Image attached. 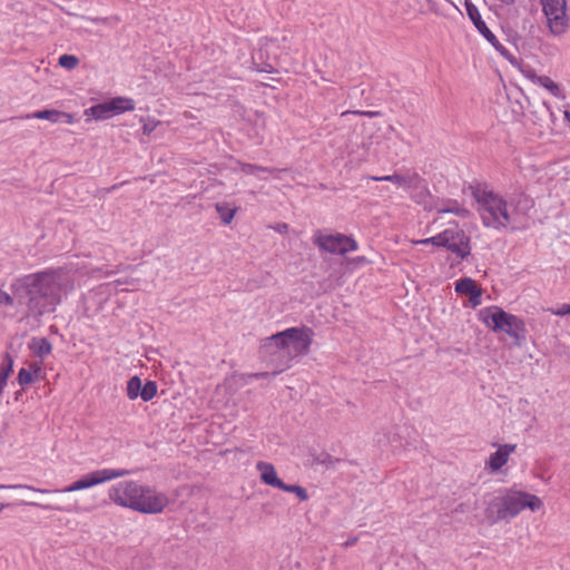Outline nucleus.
Returning a JSON list of instances; mask_svg holds the SVG:
<instances>
[{
	"mask_svg": "<svg viewBox=\"0 0 570 570\" xmlns=\"http://www.w3.org/2000/svg\"><path fill=\"white\" fill-rule=\"evenodd\" d=\"M543 13L547 18L549 30L556 35H563L568 29L567 1L540 0Z\"/></svg>",
	"mask_w": 570,
	"mask_h": 570,
	"instance_id": "423d86ee",
	"label": "nucleus"
},
{
	"mask_svg": "<svg viewBox=\"0 0 570 570\" xmlns=\"http://www.w3.org/2000/svg\"><path fill=\"white\" fill-rule=\"evenodd\" d=\"M390 131H394V127L392 125L389 126L387 128Z\"/></svg>",
	"mask_w": 570,
	"mask_h": 570,
	"instance_id": "3c124183",
	"label": "nucleus"
},
{
	"mask_svg": "<svg viewBox=\"0 0 570 570\" xmlns=\"http://www.w3.org/2000/svg\"><path fill=\"white\" fill-rule=\"evenodd\" d=\"M141 121H144L142 132H144V135H147V136H149L160 124V121L154 120V119L145 120L144 118H141Z\"/></svg>",
	"mask_w": 570,
	"mask_h": 570,
	"instance_id": "4c0bfd02",
	"label": "nucleus"
},
{
	"mask_svg": "<svg viewBox=\"0 0 570 570\" xmlns=\"http://www.w3.org/2000/svg\"><path fill=\"white\" fill-rule=\"evenodd\" d=\"M33 505H37L43 510H56V511H60V512H76L78 511V505L77 503L75 502H70L68 500H60L59 501V504L55 505V504H39V503H33Z\"/></svg>",
	"mask_w": 570,
	"mask_h": 570,
	"instance_id": "b1692460",
	"label": "nucleus"
},
{
	"mask_svg": "<svg viewBox=\"0 0 570 570\" xmlns=\"http://www.w3.org/2000/svg\"><path fill=\"white\" fill-rule=\"evenodd\" d=\"M484 226L500 229L510 223L507 202L492 191H484L479 198Z\"/></svg>",
	"mask_w": 570,
	"mask_h": 570,
	"instance_id": "39448f33",
	"label": "nucleus"
},
{
	"mask_svg": "<svg viewBox=\"0 0 570 570\" xmlns=\"http://www.w3.org/2000/svg\"><path fill=\"white\" fill-rule=\"evenodd\" d=\"M277 49H279V45L276 40L266 39L252 57L255 69L261 72H274V62L277 60Z\"/></svg>",
	"mask_w": 570,
	"mask_h": 570,
	"instance_id": "9b49d317",
	"label": "nucleus"
},
{
	"mask_svg": "<svg viewBox=\"0 0 570 570\" xmlns=\"http://www.w3.org/2000/svg\"><path fill=\"white\" fill-rule=\"evenodd\" d=\"M482 289L479 287L476 291L469 295V301L473 307L481 304Z\"/></svg>",
	"mask_w": 570,
	"mask_h": 570,
	"instance_id": "a19ab883",
	"label": "nucleus"
},
{
	"mask_svg": "<svg viewBox=\"0 0 570 570\" xmlns=\"http://www.w3.org/2000/svg\"><path fill=\"white\" fill-rule=\"evenodd\" d=\"M29 348L38 357H45L51 353L52 346L46 337H33L29 343Z\"/></svg>",
	"mask_w": 570,
	"mask_h": 570,
	"instance_id": "6ab92c4d",
	"label": "nucleus"
},
{
	"mask_svg": "<svg viewBox=\"0 0 570 570\" xmlns=\"http://www.w3.org/2000/svg\"><path fill=\"white\" fill-rule=\"evenodd\" d=\"M61 116L62 115H61L60 110L45 109V110L36 111L33 114H27L24 116L19 117V119H31V118H35V119L48 120V121H51V122H59V121H61Z\"/></svg>",
	"mask_w": 570,
	"mask_h": 570,
	"instance_id": "aec40b11",
	"label": "nucleus"
},
{
	"mask_svg": "<svg viewBox=\"0 0 570 570\" xmlns=\"http://www.w3.org/2000/svg\"><path fill=\"white\" fill-rule=\"evenodd\" d=\"M469 510V505L466 503H460L458 504L452 513H465Z\"/></svg>",
	"mask_w": 570,
	"mask_h": 570,
	"instance_id": "a18cd8bd",
	"label": "nucleus"
},
{
	"mask_svg": "<svg viewBox=\"0 0 570 570\" xmlns=\"http://www.w3.org/2000/svg\"><path fill=\"white\" fill-rule=\"evenodd\" d=\"M69 282L59 271H43L18 278L11 286L13 295L24 304L33 317L52 313L70 289Z\"/></svg>",
	"mask_w": 570,
	"mask_h": 570,
	"instance_id": "f257e3e1",
	"label": "nucleus"
},
{
	"mask_svg": "<svg viewBox=\"0 0 570 570\" xmlns=\"http://www.w3.org/2000/svg\"><path fill=\"white\" fill-rule=\"evenodd\" d=\"M157 394V384L154 381H147L145 385H141L139 396L142 401L148 402L153 400Z\"/></svg>",
	"mask_w": 570,
	"mask_h": 570,
	"instance_id": "7c9ffc66",
	"label": "nucleus"
},
{
	"mask_svg": "<svg viewBox=\"0 0 570 570\" xmlns=\"http://www.w3.org/2000/svg\"><path fill=\"white\" fill-rule=\"evenodd\" d=\"M371 180L374 181H391L403 188H415L420 181V177L416 174L412 175H387V176H371Z\"/></svg>",
	"mask_w": 570,
	"mask_h": 570,
	"instance_id": "2eb2a0df",
	"label": "nucleus"
},
{
	"mask_svg": "<svg viewBox=\"0 0 570 570\" xmlns=\"http://www.w3.org/2000/svg\"><path fill=\"white\" fill-rule=\"evenodd\" d=\"M348 114L358 115V116H365V117H377L381 115V111H372V110H346L342 112V116H346Z\"/></svg>",
	"mask_w": 570,
	"mask_h": 570,
	"instance_id": "ea45409f",
	"label": "nucleus"
},
{
	"mask_svg": "<svg viewBox=\"0 0 570 570\" xmlns=\"http://www.w3.org/2000/svg\"><path fill=\"white\" fill-rule=\"evenodd\" d=\"M279 490H283L285 492L295 493L297 495V498L302 501L308 500V494H307L306 489H304L301 485L283 483Z\"/></svg>",
	"mask_w": 570,
	"mask_h": 570,
	"instance_id": "2f4dec72",
	"label": "nucleus"
},
{
	"mask_svg": "<svg viewBox=\"0 0 570 570\" xmlns=\"http://www.w3.org/2000/svg\"><path fill=\"white\" fill-rule=\"evenodd\" d=\"M32 381H33V377H32L31 372L23 367L20 368V371L18 373V383L21 386H24V385L30 384Z\"/></svg>",
	"mask_w": 570,
	"mask_h": 570,
	"instance_id": "e433bc0d",
	"label": "nucleus"
},
{
	"mask_svg": "<svg viewBox=\"0 0 570 570\" xmlns=\"http://www.w3.org/2000/svg\"><path fill=\"white\" fill-rule=\"evenodd\" d=\"M256 469L261 471V479L265 484L281 489L284 482L277 476L273 464L259 461L256 464Z\"/></svg>",
	"mask_w": 570,
	"mask_h": 570,
	"instance_id": "dca6fc26",
	"label": "nucleus"
},
{
	"mask_svg": "<svg viewBox=\"0 0 570 570\" xmlns=\"http://www.w3.org/2000/svg\"><path fill=\"white\" fill-rule=\"evenodd\" d=\"M478 288L479 286L476 285V283L469 277L462 278L455 283V291L459 294L470 295Z\"/></svg>",
	"mask_w": 570,
	"mask_h": 570,
	"instance_id": "cd10ccee",
	"label": "nucleus"
},
{
	"mask_svg": "<svg viewBox=\"0 0 570 570\" xmlns=\"http://www.w3.org/2000/svg\"><path fill=\"white\" fill-rule=\"evenodd\" d=\"M136 500L138 505H136L135 511L148 514L163 512L169 503L166 494L142 485L141 493L138 494Z\"/></svg>",
	"mask_w": 570,
	"mask_h": 570,
	"instance_id": "9d476101",
	"label": "nucleus"
},
{
	"mask_svg": "<svg viewBox=\"0 0 570 570\" xmlns=\"http://www.w3.org/2000/svg\"><path fill=\"white\" fill-rule=\"evenodd\" d=\"M564 118L568 122H570V111H564Z\"/></svg>",
	"mask_w": 570,
	"mask_h": 570,
	"instance_id": "8fccbe9b",
	"label": "nucleus"
},
{
	"mask_svg": "<svg viewBox=\"0 0 570 570\" xmlns=\"http://www.w3.org/2000/svg\"><path fill=\"white\" fill-rule=\"evenodd\" d=\"M356 541H357V538L348 539V540L344 543V546H345V547L354 546V544L356 543Z\"/></svg>",
	"mask_w": 570,
	"mask_h": 570,
	"instance_id": "49530a36",
	"label": "nucleus"
},
{
	"mask_svg": "<svg viewBox=\"0 0 570 570\" xmlns=\"http://www.w3.org/2000/svg\"><path fill=\"white\" fill-rule=\"evenodd\" d=\"M484 514L490 524H495L499 521L508 520L507 512L504 511L503 495L491 499L487 504Z\"/></svg>",
	"mask_w": 570,
	"mask_h": 570,
	"instance_id": "4468645a",
	"label": "nucleus"
},
{
	"mask_svg": "<svg viewBox=\"0 0 570 570\" xmlns=\"http://www.w3.org/2000/svg\"><path fill=\"white\" fill-rule=\"evenodd\" d=\"M108 102L111 116L119 115L125 111H131L135 109V101L131 98L116 97L108 100Z\"/></svg>",
	"mask_w": 570,
	"mask_h": 570,
	"instance_id": "a211bd4d",
	"label": "nucleus"
},
{
	"mask_svg": "<svg viewBox=\"0 0 570 570\" xmlns=\"http://www.w3.org/2000/svg\"><path fill=\"white\" fill-rule=\"evenodd\" d=\"M286 368H284V366L282 365V367H279L278 370L273 371V372L250 373V374H248V377H252V379H271V377H275L276 375H278L279 373L284 372Z\"/></svg>",
	"mask_w": 570,
	"mask_h": 570,
	"instance_id": "c9c22d12",
	"label": "nucleus"
},
{
	"mask_svg": "<svg viewBox=\"0 0 570 570\" xmlns=\"http://www.w3.org/2000/svg\"><path fill=\"white\" fill-rule=\"evenodd\" d=\"M548 311L558 316L570 315V304H563L560 308H549Z\"/></svg>",
	"mask_w": 570,
	"mask_h": 570,
	"instance_id": "79ce46f5",
	"label": "nucleus"
},
{
	"mask_svg": "<svg viewBox=\"0 0 570 570\" xmlns=\"http://www.w3.org/2000/svg\"><path fill=\"white\" fill-rule=\"evenodd\" d=\"M13 304V297L6 293L4 291L0 289V306L1 305H12Z\"/></svg>",
	"mask_w": 570,
	"mask_h": 570,
	"instance_id": "37998d69",
	"label": "nucleus"
},
{
	"mask_svg": "<svg viewBox=\"0 0 570 570\" xmlns=\"http://www.w3.org/2000/svg\"><path fill=\"white\" fill-rule=\"evenodd\" d=\"M288 226L286 224L278 225L276 230L278 232H285L287 230Z\"/></svg>",
	"mask_w": 570,
	"mask_h": 570,
	"instance_id": "de8ad7c7",
	"label": "nucleus"
},
{
	"mask_svg": "<svg viewBox=\"0 0 570 570\" xmlns=\"http://www.w3.org/2000/svg\"><path fill=\"white\" fill-rule=\"evenodd\" d=\"M141 385L142 384L139 376L135 375L129 379L126 387L127 396L129 400H136L139 396Z\"/></svg>",
	"mask_w": 570,
	"mask_h": 570,
	"instance_id": "c85d7f7f",
	"label": "nucleus"
},
{
	"mask_svg": "<svg viewBox=\"0 0 570 570\" xmlns=\"http://www.w3.org/2000/svg\"><path fill=\"white\" fill-rule=\"evenodd\" d=\"M355 261H356L357 263H365V262H366V258H365L364 256H358V257H356V258H355Z\"/></svg>",
	"mask_w": 570,
	"mask_h": 570,
	"instance_id": "09e8293b",
	"label": "nucleus"
},
{
	"mask_svg": "<svg viewBox=\"0 0 570 570\" xmlns=\"http://www.w3.org/2000/svg\"><path fill=\"white\" fill-rule=\"evenodd\" d=\"M442 247L456 257L464 259L471 254L470 236L458 225L449 227L441 233Z\"/></svg>",
	"mask_w": 570,
	"mask_h": 570,
	"instance_id": "6e6552de",
	"label": "nucleus"
},
{
	"mask_svg": "<svg viewBox=\"0 0 570 570\" xmlns=\"http://www.w3.org/2000/svg\"><path fill=\"white\" fill-rule=\"evenodd\" d=\"M313 243L324 252L344 255V249H342L340 244V233L327 235L316 230L313 236Z\"/></svg>",
	"mask_w": 570,
	"mask_h": 570,
	"instance_id": "ddd939ff",
	"label": "nucleus"
},
{
	"mask_svg": "<svg viewBox=\"0 0 570 570\" xmlns=\"http://www.w3.org/2000/svg\"><path fill=\"white\" fill-rule=\"evenodd\" d=\"M503 500L508 520L518 515L525 508L537 511L542 505L541 500L537 495L522 491H507L503 494Z\"/></svg>",
	"mask_w": 570,
	"mask_h": 570,
	"instance_id": "0eeeda50",
	"label": "nucleus"
},
{
	"mask_svg": "<svg viewBox=\"0 0 570 570\" xmlns=\"http://www.w3.org/2000/svg\"><path fill=\"white\" fill-rule=\"evenodd\" d=\"M109 102L105 101L102 104L95 105L86 110V115L91 116L97 120L108 119L111 117V112L109 110Z\"/></svg>",
	"mask_w": 570,
	"mask_h": 570,
	"instance_id": "5701e85b",
	"label": "nucleus"
},
{
	"mask_svg": "<svg viewBox=\"0 0 570 570\" xmlns=\"http://www.w3.org/2000/svg\"><path fill=\"white\" fill-rule=\"evenodd\" d=\"M515 450L514 444H504L500 446L489 458L488 464L493 471L500 470L509 459V455Z\"/></svg>",
	"mask_w": 570,
	"mask_h": 570,
	"instance_id": "f3484780",
	"label": "nucleus"
},
{
	"mask_svg": "<svg viewBox=\"0 0 570 570\" xmlns=\"http://www.w3.org/2000/svg\"><path fill=\"white\" fill-rule=\"evenodd\" d=\"M313 335L309 327H291L265 338L262 351L268 355H277L284 368L287 370L295 357L308 353Z\"/></svg>",
	"mask_w": 570,
	"mask_h": 570,
	"instance_id": "f03ea898",
	"label": "nucleus"
},
{
	"mask_svg": "<svg viewBox=\"0 0 570 570\" xmlns=\"http://www.w3.org/2000/svg\"><path fill=\"white\" fill-rule=\"evenodd\" d=\"M532 114L535 118L534 122L539 125L551 119L553 116L550 107L546 102L540 104Z\"/></svg>",
	"mask_w": 570,
	"mask_h": 570,
	"instance_id": "c756f323",
	"label": "nucleus"
},
{
	"mask_svg": "<svg viewBox=\"0 0 570 570\" xmlns=\"http://www.w3.org/2000/svg\"><path fill=\"white\" fill-rule=\"evenodd\" d=\"M483 323L494 332H504L514 341V345L522 346L527 340L524 322L513 314L504 312L498 306L480 312Z\"/></svg>",
	"mask_w": 570,
	"mask_h": 570,
	"instance_id": "7ed1b4c3",
	"label": "nucleus"
},
{
	"mask_svg": "<svg viewBox=\"0 0 570 570\" xmlns=\"http://www.w3.org/2000/svg\"><path fill=\"white\" fill-rule=\"evenodd\" d=\"M141 493V485L135 481H122L109 489V499L117 505L135 510L138 494Z\"/></svg>",
	"mask_w": 570,
	"mask_h": 570,
	"instance_id": "1a4fd4ad",
	"label": "nucleus"
},
{
	"mask_svg": "<svg viewBox=\"0 0 570 570\" xmlns=\"http://www.w3.org/2000/svg\"><path fill=\"white\" fill-rule=\"evenodd\" d=\"M4 504L0 503V512L3 510Z\"/></svg>",
	"mask_w": 570,
	"mask_h": 570,
	"instance_id": "603ef678",
	"label": "nucleus"
},
{
	"mask_svg": "<svg viewBox=\"0 0 570 570\" xmlns=\"http://www.w3.org/2000/svg\"><path fill=\"white\" fill-rule=\"evenodd\" d=\"M533 79L547 90H549L554 97H563L561 89L557 82H554L548 76H533Z\"/></svg>",
	"mask_w": 570,
	"mask_h": 570,
	"instance_id": "a878e982",
	"label": "nucleus"
},
{
	"mask_svg": "<svg viewBox=\"0 0 570 570\" xmlns=\"http://www.w3.org/2000/svg\"><path fill=\"white\" fill-rule=\"evenodd\" d=\"M129 474L128 470L125 469H102L97 470L91 473H88L83 475L81 479L77 480L76 482L71 483L70 485L63 488V489H57V490H47V489H36L31 485L26 484H0V489H28L36 492L41 493H53L61 495L63 493L85 490L91 487H95L97 484L104 483L106 481H110L117 478H121Z\"/></svg>",
	"mask_w": 570,
	"mask_h": 570,
	"instance_id": "20e7f679",
	"label": "nucleus"
},
{
	"mask_svg": "<svg viewBox=\"0 0 570 570\" xmlns=\"http://www.w3.org/2000/svg\"><path fill=\"white\" fill-rule=\"evenodd\" d=\"M215 208L219 215L222 223L225 225H228L232 223V220L234 219V216L238 209L236 206H230V204H228L227 202L217 203L215 205Z\"/></svg>",
	"mask_w": 570,
	"mask_h": 570,
	"instance_id": "412c9836",
	"label": "nucleus"
},
{
	"mask_svg": "<svg viewBox=\"0 0 570 570\" xmlns=\"http://www.w3.org/2000/svg\"><path fill=\"white\" fill-rule=\"evenodd\" d=\"M86 19L92 23H102L106 26H116L120 22V17L117 14L109 16V17H92V18H86Z\"/></svg>",
	"mask_w": 570,
	"mask_h": 570,
	"instance_id": "72a5a7b5",
	"label": "nucleus"
},
{
	"mask_svg": "<svg viewBox=\"0 0 570 570\" xmlns=\"http://www.w3.org/2000/svg\"><path fill=\"white\" fill-rule=\"evenodd\" d=\"M239 169L242 173H244L246 175H253L256 171L275 174V173H281V171L287 170V169H276V168H271V167H264V166L248 164V163H239Z\"/></svg>",
	"mask_w": 570,
	"mask_h": 570,
	"instance_id": "393cba45",
	"label": "nucleus"
},
{
	"mask_svg": "<svg viewBox=\"0 0 570 570\" xmlns=\"http://www.w3.org/2000/svg\"><path fill=\"white\" fill-rule=\"evenodd\" d=\"M466 12L478 31L499 51H503L504 48L499 43L497 37L487 27L482 20L479 9L471 2L465 3Z\"/></svg>",
	"mask_w": 570,
	"mask_h": 570,
	"instance_id": "f8f14e48",
	"label": "nucleus"
},
{
	"mask_svg": "<svg viewBox=\"0 0 570 570\" xmlns=\"http://www.w3.org/2000/svg\"><path fill=\"white\" fill-rule=\"evenodd\" d=\"M79 63V59L76 56L72 55H62L59 58V66L72 70L75 69Z\"/></svg>",
	"mask_w": 570,
	"mask_h": 570,
	"instance_id": "f704fd0d",
	"label": "nucleus"
},
{
	"mask_svg": "<svg viewBox=\"0 0 570 570\" xmlns=\"http://www.w3.org/2000/svg\"><path fill=\"white\" fill-rule=\"evenodd\" d=\"M340 244L342 249H344V255L357 249V243L352 236L340 234Z\"/></svg>",
	"mask_w": 570,
	"mask_h": 570,
	"instance_id": "473e14b6",
	"label": "nucleus"
},
{
	"mask_svg": "<svg viewBox=\"0 0 570 570\" xmlns=\"http://www.w3.org/2000/svg\"><path fill=\"white\" fill-rule=\"evenodd\" d=\"M440 214H454L459 217L465 218L470 215V212L461 206L456 200H449L448 205L438 210Z\"/></svg>",
	"mask_w": 570,
	"mask_h": 570,
	"instance_id": "bb28decb",
	"label": "nucleus"
},
{
	"mask_svg": "<svg viewBox=\"0 0 570 570\" xmlns=\"http://www.w3.org/2000/svg\"><path fill=\"white\" fill-rule=\"evenodd\" d=\"M414 244H421V245L431 244V245H434L438 247H442L441 233L433 237L415 240Z\"/></svg>",
	"mask_w": 570,
	"mask_h": 570,
	"instance_id": "58836bf2",
	"label": "nucleus"
},
{
	"mask_svg": "<svg viewBox=\"0 0 570 570\" xmlns=\"http://www.w3.org/2000/svg\"><path fill=\"white\" fill-rule=\"evenodd\" d=\"M13 368V358L9 353L4 354V358L2 364L0 365V395L3 392L4 386L7 385V380L11 374Z\"/></svg>",
	"mask_w": 570,
	"mask_h": 570,
	"instance_id": "4be33fe9",
	"label": "nucleus"
},
{
	"mask_svg": "<svg viewBox=\"0 0 570 570\" xmlns=\"http://www.w3.org/2000/svg\"><path fill=\"white\" fill-rule=\"evenodd\" d=\"M61 115H62L61 121H65L66 124H69V125L75 122V117L71 114L61 111Z\"/></svg>",
	"mask_w": 570,
	"mask_h": 570,
	"instance_id": "c03bdc74",
	"label": "nucleus"
}]
</instances>
